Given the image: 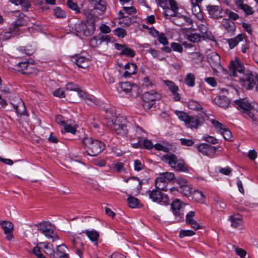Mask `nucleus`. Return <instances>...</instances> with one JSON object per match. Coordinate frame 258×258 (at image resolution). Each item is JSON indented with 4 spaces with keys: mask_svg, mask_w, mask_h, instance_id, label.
Segmentation results:
<instances>
[{
    "mask_svg": "<svg viewBox=\"0 0 258 258\" xmlns=\"http://www.w3.org/2000/svg\"><path fill=\"white\" fill-rule=\"evenodd\" d=\"M61 124L63 125L66 132L71 133L72 134H75L76 133V130L72 125H70L64 121H61Z\"/></svg>",
    "mask_w": 258,
    "mask_h": 258,
    "instance_id": "49530a36",
    "label": "nucleus"
},
{
    "mask_svg": "<svg viewBox=\"0 0 258 258\" xmlns=\"http://www.w3.org/2000/svg\"><path fill=\"white\" fill-rule=\"evenodd\" d=\"M187 39L191 42L195 43L200 41L202 39L205 40V35H201L199 33H191L187 35Z\"/></svg>",
    "mask_w": 258,
    "mask_h": 258,
    "instance_id": "4c0bfd02",
    "label": "nucleus"
},
{
    "mask_svg": "<svg viewBox=\"0 0 258 258\" xmlns=\"http://www.w3.org/2000/svg\"><path fill=\"white\" fill-rule=\"evenodd\" d=\"M66 88L68 90L77 92L78 96L80 97H85L86 96L85 93L81 90L78 85L76 84L69 83L66 85Z\"/></svg>",
    "mask_w": 258,
    "mask_h": 258,
    "instance_id": "7c9ffc66",
    "label": "nucleus"
},
{
    "mask_svg": "<svg viewBox=\"0 0 258 258\" xmlns=\"http://www.w3.org/2000/svg\"><path fill=\"white\" fill-rule=\"evenodd\" d=\"M54 15L58 18H63L66 17L65 12L59 7H57L54 10Z\"/></svg>",
    "mask_w": 258,
    "mask_h": 258,
    "instance_id": "4d7b16f0",
    "label": "nucleus"
},
{
    "mask_svg": "<svg viewBox=\"0 0 258 258\" xmlns=\"http://www.w3.org/2000/svg\"><path fill=\"white\" fill-rule=\"evenodd\" d=\"M128 205L132 208L139 207L140 202L137 198L129 197L127 198Z\"/></svg>",
    "mask_w": 258,
    "mask_h": 258,
    "instance_id": "37998d69",
    "label": "nucleus"
},
{
    "mask_svg": "<svg viewBox=\"0 0 258 258\" xmlns=\"http://www.w3.org/2000/svg\"><path fill=\"white\" fill-rule=\"evenodd\" d=\"M160 98V94L154 90L146 92L142 95L143 101H151L155 103L156 100H159Z\"/></svg>",
    "mask_w": 258,
    "mask_h": 258,
    "instance_id": "4468645a",
    "label": "nucleus"
},
{
    "mask_svg": "<svg viewBox=\"0 0 258 258\" xmlns=\"http://www.w3.org/2000/svg\"><path fill=\"white\" fill-rule=\"evenodd\" d=\"M171 47L174 51L181 52L183 50L182 45L179 43L176 42H172L171 44Z\"/></svg>",
    "mask_w": 258,
    "mask_h": 258,
    "instance_id": "69168bd1",
    "label": "nucleus"
},
{
    "mask_svg": "<svg viewBox=\"0 0 258 258\" xmlns=\"http://www.w3.org/2000/svg\"><path fill=\"white\" fill-rule=\"evenodd\" d=\"M163 160L175 171H184L186 170L185 162L182 160H178L176 156L172 154L163 156Z\"/></svg>",
    "mask_w": 258,
    "mask_h": 258,
    "instance_id": "7ed1b4c3",
    "label": "nucleus"
},
{
    "mask_svg": "<svg viewBox=\"0 0 258 258\" xmlns=\"http://www.w3.org/2000/svg\"><path fill=\"white\" fill-rule=\"evenodd\" d=\"M208 61L213 67H218L220 65V56L216 52H212L209 54Z\"/></svg>",
    "mask_w": 258,
    "mask_h": 258,
    "instance_id": "4be33fe9",
    "label": "nucleus"
},
{
    "mask_svg": "<svg viewBox=\"0 0 258 258\" xmlns=\"http://www.w3.org/2000/svg\"><path fill=\"white\" fill-rule=\"evenodd\" d=\"M124 69L126 70L123 73L124 77H130L132 75L136 73L137 66L133 63H128L124 66Z\"/></svg>",
    "mask_w": 258,
    "mask_h": 258,
    "instance_id": "bb28decb",
    "label": "nucleus"
},
{
    "mask_svg": "<svg viewBox=\"0 0 258 258\" xmlns=\"http://www.w3.org/2000/svg\"><path fill=\"white\" fill-rule=\"evenodd\" d=\"M0 225L4 230V233L6 235V239L10 241L13 238V230L14 225L10 221H0Z\"/></svg>",
    "mask_w": 258,
    "mask_h": 258,
    "instance_id": "9d476101",
    "label": "nucleus"
},
{
    "mask_svg": "<svg viewBox=\"0 0 258 258\" xmlns=\"http://www.w3.org/2000/svg\"><path fill=\"white\" fill-rule=\"evenodd\" d=\"M73 247L76 249L77 253L81 256L83 252L84 246L79 237H73L72 239Z\"/></svg>",
    "mask_w": 258,
    "mask_h": 258,
    "instance_id": "a211bd4d",
    "label": "nucleus"
},
{
    "mask_svg": "<svg viewBox=\"0 0 258 258\" xmlns=\"http://www.w3.org/2000/svg\"><path fill=\"white\" fill-rule=\"evenodd\" d=\"M164 11L163 12V15L166 18L168 19L171 16H176L177 13L170 10V9L168 8V6L166 7L165 8H164Z\"/></svg>",
    "mask_w": 258,
    "mask_h": 258,
    "instance_id": "13d9d810",
    "label": "nucleus"
},
{
    "mask_svg": "<svg viewBox=\"0 0 258 258\" xmlns=\"http://www.w3.org/2000/svg\"><path fill=\"white\" fill-rule=\"evenodd\" d=\"M126 182L129 181L128 185L133 192H139L142 188V181L138 178L133 177L125 180Z\"/></svg>",
    "mask_w": 258,
    "mask_h": 258,
    "instance_id": "2eb2a0df",
    "label": "nucleus"
},
{
    "mask_svg": "<svg viewBox=\"0 0 258 258\" xmlns=\"http://www.w3.org/2000/svg\"><path fill=\"white\" fill-rule=\"evenodd\" d=\"M18 70L24 75L32 73L31 66L28 62H22L17 64Z\"/></svg>",
    "mask_w": 258,
    "mask_h": 258,
    "instance_id": "5701e85b",
    "label": "nucleus"
},
{
    "mask_svg": "<svg viewBox=\"0 0 258 258\" xmlns=\"http://www.w3.org/2000/svg\"><path fill=\"white\" fill-rule=\"evenodd\" d=\"M14 108H15L16 112L20 115H24L26 113V108L24 102L21 99H19V101L16 104H13Z\"/></svg>",
    "mask_w": 258,
    "mask_h": 258,
    "instance_id": "f704fd0d",
    "label": "nucleus"
},
{
    "mask_svg": "<svg viewBox=\"0 0 258 258\" xmlns=\"http://www.w3.org/2000/svg\"><path fill=\"white\" fill-rule=\"evenodd\" d=\"M97 18L95 16L89 14L87 16V32H93L95 31V22Z\"/></svg>",
    "mask_w": 258,
    "mask_h": 258,
    "instance_id": "393cba45",
    "label": "nucleus"
},
{
    "mask_svg": "<svg viewBox=\"0 0 258 258\" xmlns=\"http://www.w3.org/2000/svg\"><path fill=\"white\" fill-rule=\"evenodd\" d=\"M67 247L64 244L58 245L56 251L58 252L59 258H69V255L66 253Z\"/></svg>",
    "mask_w": 258,
    "mask_h": 258,
    "instance_id": "58836bf2",
    "label": "nucleus"
},
{
    "mask_svg": "<svg viewBox=\"0 0 258 258\" xmlns=\"http://www.w3.org/2000/svg\"><path fill=\"white\" fill-rule=\"evenodd\" d=\"M192 198L196 201L200 203H204L205 200V197L203 193L198 190H195L191 193Z\"/></svg>",
    "mask_w": 258,
    "mask_h": 258,
    "instance_id": "e433bc0d",
    "label": "nucleus"
},
{
    "mask_svg": "<svg viewBox=\"0 0 258 258\" xmlns=\"http://www.w3.org/2000/svg\"><path fill=\"white\" fill-rule=\"evenodd\" d=\"M150 198L154 202L163 203L165 205L169 203V199L166 196H163L162 193L157 189L148 191Z\"/></svg>",
    "mask_w": 258,
    "mask_h": 258,
    "instance_id": "6e6552de",
    "label": "nucleus"
},
{
    "mask_svg": "<svg viewBox=\"0 0 258 258\" xmlns=\"http://www.w3.org/2000/svg\"><path fill=\"white\" fill-rule=\"evenodd\" d=\"M220 133L226 140L230 141L231 140L232 133L227 128L225 127Z\"/></svg>",
    "mask_w": 258,
    "mask_h": 258,
    "instance_id": "8fccbe9b",
    "label": "nucleus"
},
{
    "mask_svg": "<svg viewBox=\"0 0 258 258\" xmlns=\"http://www.w3.org/2000/svg\"><path fill=\"white\" fill-rule=\"evenodd\" d=\"M197 148L199 152L209 156L214 155L217 149L216 147L209 145L207 144H201L197 145Z\"/></svg>",
    "mask_w": 258,
    "mask_h": 258,
    "instance_id": "9b49d317",
    "label": "nucleus"
},
{
    "mask_svg": "<svg viewBox=\"0 0 258 258\" xmlns=\"http://www.w3.org/2000/svg\"><path fill=\"white\" fill-rule=\"evenodd\" d=\"M203 140L212 144H216L217 143V140L215 138L208 135L204 136L203 138Z\"/></svg>",
    "mask_w": 258,
    "mask_h": 258,
    "instance_id": "0e129e2a",
    "label": "nucleus"
},
{
    "mask_svg": "<svg viewBox=\"0 0 258 258\" xmlns=\"http://www.w3.org/2000/svg\"><path fill=\"white\" fill-rule=\"evenodd\" d=\"M176 183L179 185L180 189L189 184V182L184 178L180 177L176 180Z\"/></svg>",
    "mask_w": 258,
    "mask_h": 258,
    "instance_id": "052dcab7",
    "label": "nucleus"
},
{
    "mask_svg": "<svg viewBox=\"0 0 258 258\" xmlns=\"http://www.w3.org/2000/svg\"><path fill=\"white\" fill-rule=\"evenodd\" d=\"M167 182L164 178L160 175H159V177H158L155 181V184L156 188H157L159 190H161L163 191H167Z\"/></svg>",
    "mask_w": 258,
    "mask_h": 258,
    "instance_id": "b1692460",
    "label": "nucleus"
},
{
    "mask_svg": "<svg viewBox=\"0 0 258 258\" xmlns=\"http://www.w3.org/2000/svg\"><path fill=\"white\" fill-rule=\"evenodd\" d=\"M224 14L227 15L229 19L233 20H236L239 18V16L237 14L231 11L228 9H226L224 11Z\"/></svg>",
    "mask_w": 258,
    "mask_h": 258,
    "instance_id": "6e6d98bb",
    "label": "nucleus"
},
{
    "mask_svg": "<svg viewBox=\"0 0 258 258\" xmlns=\"http://www.w3.org/2000/svg\"><path fill=\"white\" fill-rule=\"evenodd\" d=\"M236 6L242 10L246 15H251L253 14V11L252 9L247 4H244L243 1L242 0H237L235 2Z\"/></svg>",
    "mask_w": 258,
    "mask_h": 258,
    "instance_id": "cd10ccee",
    "label": "nucleus"
},
{
    "mask_svg": "<svg viewBox=\"0 0 258 258\" xmlns=\"http://www.w3.org/2000/svg\"><path fill=\"white\" fill-rule=\"evenodd\" d=\"M67 4L68 7L70 9L74 11L76 13H78L80 12V9L77 3L74 2L72 0H68Z\"/></svg>",
    "mask_w": 258,
    "mask_h": 258,
    "instance_id": "de8ad7c7",
    "label": "nucleus"
},
{
    "mask_svg": "<svg viewBox=\"0 0 258 258\" xmlns=\"http://www.w3.org/2000/svg\"><path fill=\"white\" fill-rule=\"evenodd\" d=\"M23 25V23H22L20 20H18L12 24L11 26V30L14 31H18L19 30V28Z\"/></svg>",
    "mask_w": 258,
    "mask_h": 258,
    "instance_id": "680f3d73",
    "label": "nucleus"
},
{
    "mask_svg": "<svg viewBox=\"0 0 258 258\" xmlns=\"http://www.w3.org/2000/svg\"><path fill=\"white\" fill-rule=\"evenodd\" d=\"M89 2L94 6L95 9L99 10L102 12L106 10V6L101 3L102 0H89Z\"/></svg>",
    "mask_w": 258,
    "mask_h": 258,
    "instance_id": "ea45409f",
    "label": "nucleus"
},
{
    "mask_svg": "<svg viewBox=\"0 0 258 258\" xmlns=\"http://www.w3.org/2000/svg\"><path fill=\"white\" fill-rule=\"evenodd\" d=\"M188 107L189 109L193 110H199L202 108L201 105L194 100L189 101Z\"/></svg>",
    "mask_w": 258,
    "mask_h": 258,
    "instance_id": "a18cd8bd",
    "label": "nucleus"
},
{
    "mask_svg": "<svg viewBox=\"0 0 258 258\" xmlns=\"http://www.w3.org/2000/svg\"><path fill=\"white\" fill-rule=\"evenodd\" d=\"M39 231L42 232L46 237L51 238L52 241L58 239V237L54 233L53 226L49 222H43L37 225Z\"/></svg>",
    "mask_w": 258,
    "mask_h": 258,
    "instance_id": "20e7f679",
    "label": "nucleus"
},
{
    "mask_svg": "<svg viewBox=\"0 0 258 258\" xmlns=\"http://www.w3.org/2000/svg\"><path fill=\"white\" fill-rule=\"evenodd\" d=\"M258 75L251 72H247L243 74L241 78V83L246 89H251L256 85Z\"/></svg>",
    "mask_w": 258,
    "mask_h": 258,
    "instance_id": "423d86ee",
    "label": "nucleus"
},
{
    "mask_svg": "<svg viewBox=\"0 0 258 258\" xmlns=\"http://www.w3.org/2000/svg\"><path fill=\"white\" fill-rule=\"evenodd\" d=\"M209 15L215 19L222 17L221 15V9L218 6H208L207 7Z\"/></svg>",
    "mask_w": 258,
    "mask_h": 258,
    "instance_id": "6ab92c4d",
    "label": "nucleus"
},
{
    "mask_svg": "<svg viewBox=\"0 0 258 258\" xmlns=\"http://www.w3.org/2000/svg\"><path fill=\"white\" fill-rule=\"evenodd\" d=\"M195 234V232L190 230H181L179 233L180 237L190 236Z\"/></svg>",
    "mask_w": 258,
    "mask_h": 258,
    "instance_id": "bf43d9fd",
    "label": "nucleus"
},
{
    "mask_svg": "<svg viewBox=\"0 0 258 258\" xmlns=\"http://www.w3.org/2000/svg\"><path fill=\"white\" fill-rule=\"evenodd\" d=\"M128 121L125 116L119 115L115 119H108V125H109L117 134L125 136L128 132L127 128Z\"/></svg>",
    "mask_w": 258,
    "mask_h": 258,
    "instance_id": "f03ea898",
    "label": "nucleus"
},
{
    "mask_svg": "<svg viewBox=\"0 0 258 258\" xmlns=\"http://www.w3.org/2000/svg\"><path fill=\"white\" fill-rule=\"evenodd\" d=\"M77 31L87 32V20L86 22H81L78 25Z\"/></svg>",
    "mask_w": 258,
    "mask_h": 258,
    "instance_id": "e2e57ef3",
    "label": "nucleus"
},
{
    "mask_svg": "<svg viewBox=\"0 0 258 258\" xmlns=\"http://www.w3.org/2000/svg\"><path fill=\"white\" fill-rule=\"evenodd\" d=\"M165 83L168 87L169 90L172 93L174 100L176 101H179L180 99V96L179 94L177 92L178 89V86L170 81H165Z\"/></svg>",
    "mask_w": 258,
    "mask_h": 258,
    "instance_id": "aec40b11",
    "label": "nucleus"
},
{
    "mask_svg": "<svg viewBox=\"0 0 258 258\" xmlns=\"http://www.w3.org/2000/svg\"><path fill=\"white\" fill-rule=\"evenodd\" d=\"M83 232L86 234L91 241L94 242L95 245H97V241L99 236V233L97 231L94 230H86Z\"/></svg>",
    "mask_w": 258,
    "mask_h": 258,
    "instance_id": "2f4dec72",
    "label": "nucleus"
},
{
    "mask_svg": "<svg viewBox=\"0 0 258 258\" xmlns=\"http://www.w3.org/2000/svg\"><path fill=\"white\" fill-rule=\"evenodd\" d=\"M119 87L120 89L119 91L120 92H124L126 93L130 92V91L132 92L137 88L136 86H132L128 82L120 83L119 84Z\"/></svg>",
    "mask_w": 258,
    "mask_h": 258,
    "instance_id": "c9c22d12",
    "label": "nucleus"
},
{
    "mask_svg": "<svg viewBox=\"0 0 258 258\" xmlns=\"http://www.w3.org/2000/svg\"><path fill=\"white\" fill-rule=\"evenodd\" d=\"M229 69L230 74L233 77L237 76V73L243 74L245 70L243 63L237 57L230 61Z\"/></svg>",
    "mask_w": 258,
    "mask_h": 258,
    "instance_id": "0eeeda50",
    "label": "nucleus"
},
{
    "mask_svg": "<svg viewBox=\"0 0 258 258\" xmlns=\"http://www.w3.org/2000/svg\"><path fill=\"white\" fill-rule=\"evenodd\" d=\"M235 107L242 112L245 113L252 109V106L247 100L244 99L236 100L234 101Z\"/></svg>",
    "mask_w": 258,
    "mask_h": 258,
    "instance_id": "f8f14e48",
    "label": "nucleus"
},
{
    "mask_svg": "<svg viewBox=\"0 0 258 258\" xmlns=\"http://www.w3.org/2000/svg\"><path fill=\"white\" fill-rule=\"evenodd\" d=\"M10 2L16 6L21 5L24 11H27L31 6L29 0H10Z\"/></svg>",
    "mask_w": 258,
    "mask_h": 258,
    "instance_id": "72a5a7b5",
    "label": "nucleus"
},
{
    "mask_svg": "<svg viewBox=\"0 0 258 258\" xmlns=\"http://www.w3.org/2000/svg\"><path fill=\"white\" fill-rule=\"evenodd\" d=\"M44 247V252L50 256V258L54 257V250L53 247L49 246L48 244L45 242L38 243L37 246L33 248V253L37 256V258H46L41 253V248Z\"/></svg>",
    "mask_w": 258,
    "mask_h": 258,
    "instance_id": "39448f33",
    "label": "nucleus"
},
{
    "mask_svg": "<svg viewBox=\"0 0 258 258\" xmlns=\"http://www.w3.org/2000/svg\"><path fill=\"white\" fill-rule=\"evenodd\" d=\"M195 215V212L194 211L189 212L186 216V223L189 225L190 227L195 230H197L201 228V226L198 222L194 219Z\"/></svg>",
    "mask_w": 258,
    "mask_h": 258,
    "instance_id": "dca6fc26",
    "label": "nucleus"
},
{
    "mask_svg": "<svg viewBox=\"0 0 258 258\" xmlns=\"http://www.w3.org/2000/svg\"><path fill=\"white\" fill-rule=\"evenodd\" d=\"M73 61L79 68H86L88 66L89 59L82 56H75Z\"/></svg>",
    "mask_w": 258,
    "mask_h": 258,
    "instance_id": "a878e982",
    "label": "nucleus"
},
{
    "mask_svg": "<svg viewBox=\"0 0 258 258\" xmlns=\"http://www.w3.org/2000/svg\"><path fill=\"white\" fill-rule=\"evenodd\" d=\"M210 121L215 127L220 132L225 127L223 124L220 123L217 120L210 119Z\"/></svg>",
    "mask_w": 258,
    "mask_h": 258,
    "instance_id": "603ef678",
    "label": "nucleus"
},
{
    "mask_svg": "<svg viewBox=\"0 0 258 258\" xmlns=\"http://www.w3.org/2000/svg\"><path fill=\"white\" fill-rule=\"evenodd\" d=\"M144 165L139 160H136L134 162V168L136 171H140L143 169Z\"/></svg>",
    "mask_w": 258,
    "mask_h": 258,
    "instance_id": "774afa93",
    "label": "nucleus"
},
{
    "mask_svg": "<svg viewBox=\"0 0 258 258\" xmlns=\"http://www.w3.org/2000/svg\"><path fill=\"white\" fill-rule=\"evenodd\" d=\"M109 41L111 40L108 36L99 33L97 36L91 39L90 43L92 45L97 46L103 42L108 43Z\"/></svg>",
    "mask_w": 258,
    "mask_h": 258,
    "instance_id": "f3484780",
    "label": "nucleus"
},
{
    "mask_svg": "<svg viewBox=\"0 0 258 258\" xmlns=\"http://www.w3.org/2000/svg\"><path fill=\"white\" fill-rule=\"evenodd\" d=\"M215 103L219 107L226 108L229 105V100L225 96H219L214 99Z\"/></svg>",
    "mask_w": 258,
    "mask_h": 258,
    "instance_id": "473e14b6",
    "label": "nucleus"
},
{
    "mask_svg": "<svg viewBox=\"0 0 258 258\" xmlns=\"http://www.w3.org/2000/svg\"><path fill=\"white\" fill-rule=\"evenodd\" d=\"M182 203L179 200L173 201L171 204V208L173 214L177 221H182L183 220L184 214L181 210Z\"/></svg>",
    "mask_w": 258,
    "mask_h": 258,
    "instance_id": "1a4fd4ad",
    "label": "nucleus"
},
{
    "mask_svg": "<svg viewBox=\"0 0 258 258\" xmlns=\"http://www.w3.org/2000/svg\"><path fill=\"white\" fill-rule=\"evenodd\" d=\"M229 219L231 221V226L234 228H237L242 224V216L239 214L230 216Z\"/></svg>",
    "mask_w": 258,
    "mask_h": 258,
    "instance_id": "c756f323",
    "label": "nucleus"
},
{
    "mask_svg": "<svg viewBox=\"0 0 258 258\" xmlns=\"http://www.w3.org/2000/svg\"><path fill=\"white\" fill-rule=\"evenodd\" d=\"M174 113L178 116L180 120L184 121L185 123L189 116L187 113L183 111L175 110Z\"/></svg>",
    "mask_w": 258,
    "mask_h": 258,
    "instance_id": "c03bdc74",
    "label": "nucleus"
},
{
    "mask_svg": "<svg viewBox=\"0 0 258 258\" xmlns=\"http://www.w3.org/2000/svg\"><path fill=\"white\" fill-rule=\"evenodd\" d=\"M187 127L198 128L200 125V120L196 116H190L185 123Z\"/></svg>",
    "mask_w": 258,
    "mask_h": 258,
    "instance_id": "412c9836",
    "label": "nucleus"
},
{
    "mask_svg": "<svg viewBox=\"0 0 258 258\" xmlns=\"http://www.w3.org/2000/svg\"><path fill=\"white\" fill-rule=\"evenodd\" d=\"M185 82L189 87H193L195 85V77L192 73L187 74L185 78Z\"/></svg>",
    "mask_w": 258,
    "mask_h": 258,
    "instance_id": "79ce46f5",
    "label": "nucleus"
},
{
    "mask_svg": "<svg viewBox=\"0 0 258 258\" xmlns=\"http://www.w3.org/2000/svg\"><path fill=\"white\" fill-rule=\"evenodd\" d=\"M223 27L225 30L228 32H232L235 31V26L234 23L232 21H229L228 20H225L223 24Z\"/></svg>",
    "mask_w": 258,
    "mask_h": 258,
    "instance_id": "a19ab883",
    "label": "nucleus"
},
{
    "mask_svg": "<svg viewBox=\"0 0 258 258\" xmlns=\"http://www.w3.org/2000/svg\"><path fill=\"white\" fill-rule=\"evenodd\" d=\"M158 35L157 36V40L159 41V42L163 45H166L168 44V41L166 38V37L165 36L164 33H157Z\"/></svg>",
    "mask_w": 258,
    "mask_h": 258,
    "instance_id": "864d4df0",
    "label": "nucleus"
},
{
    "mask_svg": "<svg viewBox=\"0 0 258 258\" xmlns=\"http://www.w3.org/2000/svg\"><path fill=\"white\" fill-rule=\"evenodd\" d=\"M82 143L85 146L88 154L92 156L98 155L105 148V145L103 143L90 137L84 138Z\"/></svg>",
    "mask_w": 258,
    "mask_h": 258,
    "instance_id": "f257e3e1",
    "label": "nucleus"
},
{
    "mask_svg": "<svg viewBox=\"0 0 258 258\" xmlns=\"http://www.w3.org/2000/svg\"><path fill=\"white\" fill-rule=\"evenodd\" d=\"M153 147V145L150 140L148 139H145L144 140L143 143H142V148L144 147L145 149L150 150L152 149Z\"/></svg>",
    "mask_w": 258,
    "mask_h": 258,
    "instance_id": "338daca9",
    "label": "nucleus"
},
{
    "mask_svg": "<svg viewBox=\"0 0 258 258\" xmlns=\"http://www.w3.org/2000/svg\"><path fill=\"white\" fill-rule=\"evenodd\" d=\"M160 175L164 178L167 181H171L174 179V174L172 172H166L160 174Z\"/></svg>",
    "mask_w": 258,
    "mask_h": 258,
    "instance_id": "09e8293b",
    "label": "nucleus"
},
{
    "mask_svg": "<svg viewBox=\"0 0 258 258\" xmlns=\"http://www.w3.org/2000/svg\"><path fill=\"white\" fill-rule=\"evenodd\" d=\"M245 38L244 33L239 34L236 37L227 39V42L230 49H233L239 42Z\"/></svg>",
    "mask_w": 258,
    "mask_h": 258,
    "instance_id": "c85d7f7f",
    "label": "nucleus"
},
{
    "mask_svg": "<svg viewBox=\"0 0 258 258\" xmlns=\"http://www.w3.org/2000/svg\"><path fill=\"white\" fill-rule=\"evenodd\" d=\"M19 50L23 53H26L27 55H31L34 52V49L31 48V46H21Z\"/></svg>",
    "mask_w": 258,
    "mask_h": 258,
    "instance_id": "5fc2aeb1",
    "label": "nucleus"
},
{
    "mask_svg": "<svg viewBox=\"0 0 258 258\" xmlns=\"http://www.w3.org/2000/svg\"><path fill=\"white\" fill-rule=\"evenodd\" d=\"M114 46L116 49L120 50L119 52L120 56L125 55L126 56L133 57L135 55L136 53L135 51L124 44L122 45L115 43Z\"/></svg>",
    "mask_w": 258,
    "mask_h": 258,
    "instance_id": "ddd939ff",
    "label": "nucleus"
},
{
    "mask_svg": "<svg viewBox=\"0 0 258 258\" xmlns=\"http://www.w3.org/2000/svg\"><path fill=\"white\" fill-rule=\"evenodd\" d=\"M180 190V192L186 197H188L191 194V189L189 183L181 188Z\"/></svg>",
    "mask_w": 258,
    "mask_h": 258,
    "instance_id": "3c124183",
    "label": "nucleus"
}]
</instances>
